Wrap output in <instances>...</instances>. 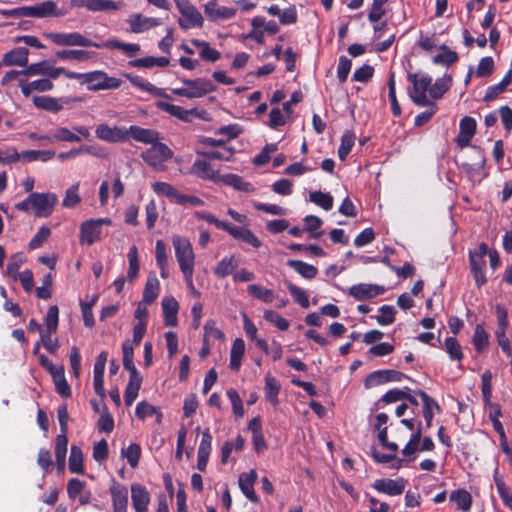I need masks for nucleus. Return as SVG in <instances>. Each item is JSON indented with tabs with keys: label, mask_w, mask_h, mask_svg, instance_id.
<instances>
[{
	"label": "nucleus",
	"mask_w": 512,
	"mask_h": 512,
	"mask_svg": "<svg viewBox=\"0 0 512 512\" xmlns=\"http://www.w3.org/2000/svg\"><path fill=\"white\" fill-rule=\"evenodd\" d=\"M172 244L175 258L183 275L194 274L196 255L193 246L187 237L174 235Z\"/></svg>",
	"instance_id": "f257e3e1"
},
{
	"label": "nucleus",
	"mask_w": 512,
	"mask_h": 512,
	"mask_svg": "<svg viewBox=\"0 0 512 512\" xmlns=\"http://www.w3.org/2000/svg\"><path fill=\"white\" fill-rule=\"evenodd\" d=\"M408 80L412 84L409 89V96L412 101L418 106L432 105L427 93L431 87L432 78L423 73H410Z\"/></svg>",
	"instance_id": "f03ea898"
},
{
	"label": "nucleus",
	"mask_w": 512,
	"mask_h": 512,
	"mask_svg": "<svg viewBox=\"0 0 512 512\" xmlns=\"http://www.w3.org/2000/svg\"><path fill=\"white\" fill-rule=\"evenodd\" d=\"M173 157V151L164 143L155 142L141 154V158L157 171L165 170V162Z\"/></svg>",
	"instance_id": "7ed1b4c3"
},
{
	"label": "nucleus",
	"mask_w": 512,
	"mask_h": 512,
	"mask_svg": "<svg viewBox=\"0 0 512 512\" xmlns=\"http://www.w3.org/2000/svg\"><path fill=\"white\" fill-rule=\"evenodd\" d=\"M112 224L109 218L89 219L81 223L79 231V242L81 245H92L99 241L102 235V226Z\"/></svg>",
	"instance_id": "20e7f679"
},
{
	"label": "nucleus",
	"mask_w": 512,
	"mask_h": 512,
	"mask_svg": "<svg viewBox=\"0 0 512 512\" xmlns=\"http://www.w3.org/2000/svg\"><path fill=\"white\" fill-rule=\"evenodd\" d=\"M33 104L38 108L45 111L57 113L65 107H73L75 104L83 102V99L78 96H63L54 98L51 96H34Z\"/></svg>",
	"instance_id": "39448f33"
},
{
	"label": "nucleus",
	"mask_w": 512,
	"mask_h": 512,
	"mask_svg": "<svg viewBox=\"0 0 512 512\" xmlns=\"http://www.w3.org/2000/svg\"><path fill=\"white\" fill-rule=\"evenodd\" d=\"M83 84L87 85L89 91H101L117 89L122 81L119 78L108 76L102 70H96L85 73Z\"/></svg>",
	"instance_id": "423d86ee"
},
{
	"label": "nucleus",
	"mask_w": 512,
	"mask_h": 512,
	"mask_svg": "<svg viewBox=\"0 0 512 512\" xmlns=\"http://www.w3.org/2000/svg\"><path fill=\"white\" fill-rule=\"evenodd\" d=\"M44 37L49 39L57 46H81L100 48V44L92 42L78 32H48L44 33Z\"/></svg>",
	"instance_id": "0eeeda50"
},
{
	"label": "nucleus",
	"mask_w": 512,
	"mask_h": 512,
	"mask_svg": "<svg viewBox=\"0 0 512 512\" xmlns=\"http://www.w3.org/2000/svg\"><path fill=\"white\" fill-rule=\"evenodd\" d=\"M175 4L180 11L182 17L178 23L183 29H190L194 27L201 28L204 24V19L197 8L192 5L189 0H174Z\"/></svg>",
	"instance_id": "6e6552de"
},
{
	"label": "nucleus",
	"mask_w": 512,
	"mask_h": 512,
	"mask_svg": "<svg viewBox=\"0 0 512 512\" xmlns=\"http://www.w3.org/2000/svg\"><path fill=\"white\" fill-rule=\"evenodd\" d=\"M29 201L37 217H48L57 203V196L53 193H31Z\"/></svg>",
	"instance_id": "1a4fd4ad"
},
{
	"label": "nucleus",
	"mask_w": 512,
	"mask_h": 512,
	"mask_svg": "<svg viewBox=\"0 0 512 512\" xmlns=\"http://www.w3.org/2000/svg\"><path fill=\"white\" fill-rule=\"evenodd\" d=\"M26 17L31 18H56L65 15L57 3L53 0H46L33 6H25Z\"/></svg>",
	"instance_id": "9d476101"
},
{
	"label": "nucleus",
	"mask_w": 512,
	"mask_h": 512,
	"mask_svg": "<svg viewBox=\"0 0 512 512\" xmlns=\"http://www.w3.org/2000/svg\"><path fill=\"white\" fill-rule=\"evenodd\" d=\"M203 11L208 20L212 22L227 21L235 18L237 9L222 6L217 0H210L203 5Z\"/></svg>",
	"instance_id": "9b49d317"
},
{
	"label": "nucleus",
	"mask_w": 512,
	"mask_h": 512,
	"mask_svg": "<svg viewBox=\"0 0 512 512\" xmlns=\"http://www.w3.org/2000/svg\"><path fill=\"white\" fill-rule=\"evenodd\" d=\"M95 135L98 139L108 143L124 142L129 138V132L125 127L109 126L105 123L96 126Z\"/></svg>",
	"instance_id": "f8f14e48"
},
{
	"label": "nucleus",
	"mask_w": 512,
	"mask_h": 512,
	"mask_svg": "<svg viewBox=\"0 0 512 512\" xmlns=\"http://www.w3.org/2000/svg\"><path fill=\"white\" fill-rule=\"evenodd\" d=\"M71 6L85 8L91 12L117 11L122 8V1L113 0H70Z\"/></svg>",
	"instance_id": "ddd939ff"
},
{
	"label": "nucleus",
	"mask_w": 512,
	"mask_h": 512,
	"mask_svg": "<svg viewBox=\"0 0 512 512\" xmlns=\"http://www.w3.org/2000/svg\"><path fill=\"white\" fill-rule=\"evenodd\" d=\"M182 82L186 85L188 99L201 98L216 88L212 81L206 78L183 79Z\"/></svg>",
	"instance_id": "4468645a"
},
{
	"label": "nucleus",
	"mask_w": 512,
	"mask_h": 512,
	"mask_svg": "<svg viewBox=\"0 0 512 512\" xmlns=\"http://www.w3.org/2000/svg\"><path fill=\"white\" fill-rule=\"evenodd\" d=\"M127 23L129 24L130 32L139 34L161 25V20L155 17L144 16L141 13H133L128 16Z\"/></svg>",
	"instance_id": "2eb2a0df"
},
{
	"label": "nucleus",
	"mask_w": 512,
	"mask_h": 512,
	"mask_svg": "<svg viewBox=\"0 0 512 512\" xmlns=\"http://www.w3.org/2000/svg\"><path fill=\"white\" fill-rule=\"evenodd\" d=\"M406 486V481L399 477L397 479H377L373 483V488L383 494H387L389 496H398L401 495Z\"/></svg>",
	"instance_id": "dca6fc26"
},
{
	"label": "nucleus",
	"mask_w": 512,
	"mask_h": 512,
	"mask_svg": "<svg viewBox=\"0 0 512 512\" xmlns=\"http://www.w3.org/2000/svg\"><path fill=\"white\" fill-rule=\"evenodd\" d=\"M385 292V288L376 284L360 283L349 288V295L358 301L377 297Z\"/></svg>",
	"instance_id": "f3484780"
},
{
	"label": "nucleus",
	"mask_w": 512,
	"mask_h": 512,
	"mask_svg": "<svg viewBox=\"0 0 512 512\" xmlns=\"http://www.w3.org/2000/svg\"><path fill=\"white\" fill-rule=\"evenodd\" d=\"M113 512H127L128 490L124 485L113 481L110 486Z\"/></svg>",
	"instance_id": "a211bd4d"
},
{
	"label": "nucleus",
	"mask_w": 512,
	"mask_h": 512,
	"mask_svg": "<svg viewBox=\"0 0 512 512\" xmlns=\"http://www.w3.org/2000/svg\"><path fill=\"white\" fill-rule=\"evenodd\" d=\"M131 500L135 512H147L150 503V494L146 487L134 483L131 485Z\"/></svg>",
	"instance_id": "6ab92c4d"
},
{
	"label": "nucleus",
	"mask_w": 512,
	"mask_h": 512,
	"mask_svg": "<svg viewBox=\"0 0 512 512\" xmlns=\"http://www.w3.org/2000/svg\"><path fill=\"white\" fill-rule=\"evenodd\" d=\"M476 121L474 118L465 116L460 121V131L456 137V143L459 147H467L475 135L476 132Z\"/></svg>",
	"instance_id": "aec40b11"
},
{
	"label": "nucleus",
	"mask_w": 512,
	"mask_h": 512,
	"mask_svg": "<svg viewBox=\"0 0 512 512\" xmlns=\"http://www.w3.org/2000/svg\"><path fill=\"white\" fill-rule=\"evenodd\" d=\"M256 480L257 473L254 469L247 473H241L238 480L240 490L246 496V498L253 503H257L259 501V498L254 490V484Z\"/></svg>",
	"instance_id": "412c9836"
},
{
	"label": "nucleus",
	"mask_w": 512,
	"mask_h": 512,
	"mask_svg": "<svg viewBox=\"0 0 512 512\" xmlns=\"http://www.w3.org/2000/svg\"><path fill=\"white\" fill-rule=\"evenodd\" d=\"M401 377L402 374L395 370H379L368 375L365 380V386L370 388L389 381H399Z\"/></svg>",
	"instance_id": "4be33fe9"
},
{
	"label": "nucleus",
	"mask_w": 512,
	"mask_h": 512,
	"mask_svg": "<svg viewBox=\"0 0 512 512\" xmlns=\"http://www.w3.org/2000/svg\"><path fill=\"white\" fill-rule=\"evenodd\" d=\"M161 304L165 325L175 327L178 323L177 314L179 310L177 300L172 296H166L162 299Z\"/></svg>",
	"instance_id": "5701e85b"
},
{
	"label": "nucleus",
	"mask_w": 512,
	"mask_h": 512,
	"mask_svg": "<svg viewBox=\"0 0 512 512\" xmlns=\"http://www.w3.org/2000/svg\"><path fill=\"white\" fill-rule=\"evenodd\" d=\"M156 106L160 110L165 111L171 116L185 122L190 121V116L192 115L197 117L199 116L198 111L196 109L186 110L180 106L170 104L165 101L156 102Z\"/></svg>",
	"instance_id": "b1692460"
},
{
	"label": "nucleus",
	"mask_w": 512,
	"mask_h": 512,
	"mask_svg": "<svg viewBox=\"0 0 512 512\" xmlns=\"http://www.w3.org/2000/svg\"><path fill=\"white\" fill-rule=\"evenodd\" d=\"M225 231L235 239L243 241L254 248H259L262 245V242L258 239V237L246 227H236L228 224V228Z\"/></svg>",
	"instance_id": "393cba45"
},
{
	"label": "nucleus",
	"mask_w": 512,
	"mask_h": 512,
	"mask_svg": "<svg viewBox=\"0 0 512 512\" xmlns=\"http://www.w3.org/2000/svg\"><path fill=\"white\" fill-rule=\"evenodd\" d=\"M129 137L143 144H154L159 140V133L153 129H146L132 125L127 129Z\"/></svg>",
	"instance_id": "a878e982"
},
{
	"label": "nucleus",
	"mask_w": 512,
	"mask_h": 512,
	"mask_svg": "<svg viewBox=\"0 0 512 512\" xmlns=\"http://www.w3.org/2000/svg\"><path fill=\"white\" fill-rule=\"evenodd\" d=\"M191 171L196 176L202 179H208L217 182L219 177V172L214 170L211 164L205 159H196L191 167Z\"/></svg>",
	"instance_id": "bb28decb"
},
{
	"label": "nucleus",
	"mask_w": 512,
	"mask_h": 512,
	"mask_svg": "<svg viewBox=\"0 0 512 512\" xmlns=\"http://www.w3.org/2000/svg\"><path fill=\"white\" fill-rule=\"evenodd\" d=\"M422 436V431L420 425L417 427L416 431L411 435L408 443L402 449V455L405 463L412 462L416 459V452L420 451V438Z\"/></svg>",
	"instance_id": "cd10ccee"
},
{
	"label": "nucleus",
	"mask_w": 512,
	"mask_h": 512,
	"mask_svg": "<svg viewBox=\"0 0 512 512\" xmlns=\"http://www.w3.org/2000/svg\"><path fill=\"white\" fill-rule=\"evenodd\" d=\"M125 76L133 86H135L143 91H146L153 96L171 99V97L169 95H167L162 88H158V87L154 86L152 83L144 80L143 78H141L139 76H133L130 74H126Z\"/></svg>",
	"instance_id": "c85d7f7f"
},
{
	"label": "nucleus",
	"mask_w": 512,
	"mask_h": 512,
	"mask_svg": "<svg viewBox=\"0 0 512 512\" xmlns=\"http://www.w3.org/2000/svg\"><path fill=\"white\" fill-rule=\"evenodd\" d=\"M29 51L27 48L18 47L3 55L4 66H26L28 63Z\"/></svg>",
	"instance_id": "c756f323"
},
{
	"label": "nucleus",
	"mask_w": 512,
	"mask_h": 512,
	"mask_svg": "<svg viewBox=\"0 0 512 512\" xmlns=\"http://www.w3.org/2000/svg\"><path fill=\"white\" fill-rule=\"evenodd\" d=\"M245 353V342L242 338H236L233 341L230 350V368L233 371H238L241 367L242 358Z\"/></svg>",
	"instance_id": "7c9ffc66"
},
{
	"label": "nucleus",
	"mask_w": 512,
	"mask_h": 512,
	"mask_svg": "<svg viewBox=\"0 0 512 512\" xmlns=\"http://www.w3.org/2000/svg\"><path fill=\"white\" fill-rule=\"evenodd\" d=\"M101 47L121 50L128 57H133L140 52V45L135 43H123L116 39H108L100 44V48Z\"/></svg>",
	"instance_id": "2f4dec72"
},
{
	"label": "nucleus",
	"mask_w": 512,
	"mask_h": 512,
	"mask_svg": "<svg viewBox=\"0 0 512 512\" xmlns=\"http://www.w3.org/2000/svg\"><path fill=\"white\" fill-rule=\"evenodd\" d=\"M152 190L159 196L168 197L170 200L178 203V201H182L184 198L182 194L179 193L171 184L167 182L157 181L152 185Z\"/></svg>",
	"instance_id": "473e14b6"
},
{
	"label": "nucleus",
	"mask_w": 512,
	"mask_h": 512,
	"mask_svg": "<svg viewBox=\"0 0 512 512\" xmlns=\"http://www.w3.org/2000/svg\"><path fill=\"white\" fill-rule=\"evenodd\" d=\"M159 292V280L155 273H150L147 277V281L144 287L142 300H144V302L152 303L157 299Z\"/></svg>",
	"instance_id": "72a5a7b5"
},
{
	"label": "nucleus",
	"mask_w": 512,
	"mask_h": 512,
	"mask_svg": "<svg viewBox=\"0 0 512 512\" xmlns=\"http://www.w3.org/2000/svg\"><path fill=\"white\" fill-rule=\"evenodd\" d=\"M511 82H512V69H510L506 73V75L503 77V79L499 83L489 86L487 88V91L483 98L484 101L489 102V101H492L495 98H497L498 95H500L507 89V87L511 84Z\"/></svg>",
	"instance_id": "f704fd0d"
},
{
	"label": "nucleus",
	"mask_w": 512,
	"mask_h": 512,
	"mask_svg": "<svg viewBox=\"0 0 512 512\" xmlns=\"http://www.w3.org/2000/svg\"><path fill=\"white\" fill-rule=\"evenodd\" d=\"M238 259L234 255L224 257L214 268V273L219 278H225L232 274L238 267Z\"/></svg>",
	"instance_id": "c9c22d12"
},
{
	"label": "nucleus",
	"mask_w": 512,
	"mask_h": 512,
	"mask_svg": "<svg viewBox=\"0 0 512 512\" xmlns=\"http://www.w3.org/2000/svg\"><path fill=\"white\" fill-rule=\"evenodd\" d=\"M191 43L200 50L199 55L203 60L208 62H216L220 59V52L212 48L208 42L199 39H193Z\"/></svg>",
	"instance_id": "e433bc0d"
},
{
	"label": "nucleus",
	"mask_w": 512,
	"mask_h": 512,
	"mask_svg": "<svg viewBox=\"0 0 512 512\" xmlns=\"http://www.w3.org/2000/svg\"><path fill=\"white\" fill-rule=\"evenodd\" d=\"M247 291L250 296L264 303H271L276 299L274 290L264 288L258 284L248 285Z\"/></svg>",
	"instance_id": "4c0bfd02"
},
{
	"label": "nucleus",
	"mask_w": 512,
	"mask_h": 512,
	"mask_svg": "<svg viewBox=\"0 0 512 512\" xmlns=\"http://www.w3.org/2000/svg\"><path fill=\"white\" fill-rule=\"evenodd\" d=\"M53 378V382L56 388V391L65 398H68L71 396V389L66 381L65 374H64V367L58 366L56 371H53L51 374Z\"/></svg>",
	"instance_id": "58836bf2"
},
{
	"label": "nucleus",
	"mask_w": 512,
	"mask_h": 512,
	"mask_svg": "<svg viewBox=\"0 0 512 512\" xmlns=\"http://www.w3.org/2000/svg\"><path fill=\"white\" fill-rule=\"evenodd\" d=\"M216 183H223L228 186H231L239 191H251L252 187L251 184L248 182H245L240 176L236 174H225L221 175L219 174L218 180Z\"/></svg>",
	"instance_id": "ea45409f"
},
{
	"label": "nucleus",
	"mask_w": 512,
	"mask_h": 512,
	"mask_svg": "<svg viewBox=\"0 0 512 512\" xmlns=\"http://www.w3.org/2000/svg\"><path fill=\"white\" fill-rule=\"evenodd\" d=\"M417 394L420 396L423 403V416L426 421V425L427 427H430L434 417V409L439 410V405L424 391H418Z\"/></svg>",
	"instance_id": "a19ab883"
},
{
	"label": "nucleus",
	"mask_w": 512,
	"mask_h": 512,
	"mask_svg": "<svg viewBox=\"0 0 512 512\" xmlns=\"http://www.w3.org/2000/svg\"><path fill=\"white\" fill-rule=\"evenodd\" d=\"M450 501L457 505L463 512H468L472 506V496L465 489H458L450 494Z\"/></svg>",
	"instance_id": "79ce46f5"
},
{
	"label": "nucleus",
	"mask_w": 512,
	"mask_h": 512,
	"mask_svg": "<svg viewBox=\"0 0 512 512\" xmlns=\"http://www.w3.org/2000/svg\"><path fill=\"white\" fill-rule=\"evenodd\" d=\"M25 262L26 256L23 253L20 252L11 255L8 260L4 275L10 277L13 281H17V275L20 273L19 269Z\"/></svg>",
	"instance_id": "37998d69"
},
{
	"label": "nucleus",
	"mask_w": 512,
	"mask_h": 512,
	"mask_svg": "<svg viewBox=\"0 0 512 512\" xmlns=\"http://www.w3.org/2000/svg\"><path fill=\"white\" fill-rule=\"evenodd\" d=\"M135 414L142 421L153 415L156 416L157 423H161L162 421V413L158 410L157 407L146 401H141L137 404Z\"/></svg>",
	"instance_id": "c03bdc74"
},
{
	"label": "nucleus",
	"mask_w": 512,
	"mask_h": 512,
	"mask_svg": "<svg viewBox=\"0 0 512 512\" xmlns=\"http://www.w3.org/2000/svg\"><path fill=\"white\" fill-rule=\"evenodd\" d=\"M127 257L129 263L127 271V281L133 282L138 278L140 270L138 249L135 245L130 247Z\"/></svg>",
	"instance_id": "a18cd8bd"
},
{
	"label": "nucleus",
	"mask_w": 512,
	"mask_h": 512,
	"mask_svg": "<svg viewBox=\"0 0 512 512\" xmlns=\"http://www.w3.org/2000/svg\"><path fill=\"white\" fill-rule=\"evenodd\" d=\"M494 482L503 504L512 510V493L506 486L503 477L499 475L498 468L494 470Z\"/></svg>",
	"instance_id": "49530a36"
},
{
	"label": "nucleus",
	"mask_w": 512,
	"mask_h": 512,
	"mask_svg": "<svg viewBox=\"0 0 512 512\" xmlns=\"http://www.w3.org/2000/svg\"><path fill=\"white\" fill-rule=\"evenodd\" d=\"M169 62L170 61L167 57L148 56V57L132 60L129 62V64L135 68H151L154 66L166 67L169 65Z\"/></svg>",
	"instance_id": "de8ad7c7"
},
{
	"label": "nucleus",
	"mask_w": 512,
	"mask_h": 512,
	"mask_svg": "<svg viewBox=\"0 0 512 512\" xmlns=\"http://www.w3.org/2000/svg\"><path fill=\"white\" fill-rule=\"evenodd\" d=\"M287 265L306 279H313L318 273L315 266L300 260H288Z\"/></svg>",
	"instance_id": "09e8293b"
},
{
	"label": "nucleus",
	"mask_w": 512,
	"mask_h": 512,
	"mask_svg": "<svg viewBox=\"0 0 512 512\" xmlns=\"http://www.w3.org/2000/svg\"><path fill=\"white\" fill-rule=\"evenodd\" d=\"M452 83V78L450 75H444L441 78H438L434 84L431 83V87L429 89V95L433 99L441 98L446 91L449 90Z\"/></svg>",
	"instance_id": "8fccbe9b"
},
{
	"label": "nucleus",
	"mask_w": 512,
	"mask_h": 512,
	"mask_svg": "<svg viewBox=\"0 0 512 512\" xmlns=\"http://www.w3.org/2000/svg\"><path fill=\"white\" fill-rule=\"evenodd\" d=\"M443 347L451 361H461L463 359L462 347L456 338L447 337Z\"/></svg>",
	"instance_id": "3c124183"
},
{
	"label": "nucleus",
	"mask_w": 512,
	"mask_h": 512,
	"mask_svg": "<svg viewBox=\"0 0 512 512\" xmlns=\"http://www.w3.org/2000/svg\"><path fill=\"white\" fill-rule=\"evenodd\" d=\"M69 470L72 473L83 474V453L80 447L72 446L69 457Z\"/></svg>",
	"instance_id": "603ef678"
},
{
	"label": "nucleus",
	"mask_w": 512,
	"mask_h": 512,
	"mask_svg": "<svg viewBox=\"0 0 512 512\" xmlns=\"http://www.w3.org/2000/svg\"><path fill=\"white\" fill-rule=\"evenodd\" d=\"M56 141L61 142H79L81 141L80 136L72 132L67 127H57L52 132V138H49V142L53 143Z\"/></svg>",
	"instance_id": "864d4df0"
},
{
	"label": "nucleus",
	"mask_w": 512,
	"mask_h": 512,
	"mask_svg": "<svg viewBox=\"0 0 512 512\" xmlns=\"http://www.w3.org/2000/svg\"><path fill=\"white\" fill-rule=\"evenodd\" d=\"M68 440L66 434H59L56 437L55 457L60 470L64 469L67 453Z\"/></svg>",
	"instance_id": "5fc2aeb1"
},
{
	"label": "nucleus",
	"mask_w": 512,
	"mask_h": 512,
	"mask_svg": "<svg viewBox=\"0 0 512 512\" xmlns=\"http://www.w3.org/2000/svg\"><path fill=\"white\" fill-rule=\"evenodd\" d=\"M473 345L478 352H483L489 347V335L482 325H477L472 339Z\"/></svg>",
	"instance_id": "6e6d98bb"
},
{
	"label": "nucleus",
	"mask_w": 512,
	"mask_h": 512,
	"mask_svg": "<svg viewBox=\"0 0 512 512\" xmlns=\"http://www.w3.org/2000/svg\"><path fill=\"white\" fill-rule=\"evenodd\" d=\"M280 391V386L275 378L270 375L265 377V393L266 399L272 405L276 406L278 404V394Z\"/></svg>",
	"instance_id": "4d7b16f0"
},
{
	"label": "nucleus",
	"mask_w": 512,
	"mask_h": 512,
	"mask_svg": "<svg viewBox=\"0 0 512 512\" xmlns=\"http://www.w3.org/2000/svg\"><path fill=\"white\" fill-rule=\"evenodd\" d=\"M372 456L378 463L389 464L392 469H400L404 465V460L398 458L396 454H384L377 451H373Z\"/></svg>",
	"instance_id": "13d9d810"
},
{
	"label": "nucleus",
	"mask_w": 512,
	"mask_h": 512,
	"mask_svg": "<svg viewBox=\"0 0 512 512\" xmlns=\"http://www.w3.org/2000/svg\"><path fill=\"white\" fill-rule=\"evenodd\" d=\"M355 143V135L351 131H345L341 137V143L338 148V156L340 160H345L351 152Z\"/></svg>",
	"instance_id": "bf43d9fd"
},
{
	"label": "nucleus",
	"mask_w": 512,
	"mask_h": 512,
	"mask_svg": "<svg viewBox=\"0 0 512 512\" xmlns=\"http://www.w3.org/2000/svg\"><path fill=\"white\" fill-rule=\"evenodd\" d=\"M56 56L62 60L87 61L93 57V52L86 50H61L56 52Z\"/></svg>",
	"instance_id": "052dcab7"
},
{
	"label": "nucleus",
	"mask_w": 512,
	"mask_h": 512,
	"mask_svg": "<svg viewBox=\"0 0 512 512\" xmlns=\"http://www.w3.org/2000/svg\"><path fill=\"white\" fill-rule=\"evenodd\" d=\"M223 338L224 333L216 327V322L208 320L204 325L203 342L207 344L210 341L222 340Z\"/></svg>",
	"instance_id": "680f3d73"
},
{
	"label": "nucleus",
	"mask_w": 512,
	"mask_h": 512,
	"mask_svg": "<svg viewBox=\"0 0 512 512\" xmlns=\"http://www.w3.org/2000/svg\"><path fill=\"white\" fill-rule=\"evenodd\" d=\"M141 383L142 378L129 379L124 393V400L127 406H131L132 403L136 400L141 387Z\"/></svg>",
	"instance_id": "e2e57ef3"
},
{
	"label": "nucleus",
	"mask_w": 512,
	"mask_h": 512,
	"mask_svg": "<svg viewBox=\"0 0 512 512\" xmlns=\"http://www.w3.org/2000/svg\"><path fill=\"white\" fill-rule=\"evenodd\" d=\"M232 147H223L221 150H212L201 152V155L206 159L220 160V161H231L234 154ZM200 154V152H198Z\"/></svg>",
	"instance_id": "0e129e2a"
},
{
	"label": "nucleus",
	"mask_w": 512,
	"mask_h": 512,
	"mask_svg": "<svg viewBox=\"0 0 512 512\" xmlns=\"http://www.w3.org/2000/svg\"><path fill=\"white\" fill-rule=\"evenodd\" d=\"M309 199L311 202L320 206L326 211L330 210L333 207V197L329 193L314 191L310 193Z\"/></svg>",
	"instance_id": "69168bd1"
},
{
	"label": "nucleus",
	"mask_w": 512,
	"mask_h": 512,
	"mask_svg": "<svg viewBox=\"0 0 512 512\" xmlns=\"http://www.w3.org/2000/svg\"><path fill=\"white\" fill-rule=\"evenodd\" d=\"M304 222L306 224L305 230L310 234L311 238H319L323 234L322 231H318L323 224L319 217L307 215L304 218Z\"/></svg>",
	"instance_id": "338daca9"
},
{
	"label": "nucleus",
	"mask_w": 512,
	"mask_h": 512,
	"mask_svg": "<svg viewBox=\"0 0 512 512\" xmlns=\"http://www.w3.org/2000/svg\"><path fill=\"white\" fill-rule=\"evenodd\" d=\"M79 184H74L65 192L62 205L66 208H74L81 202V197L78 193Z\"/></svg>",
	"instance_id": "774afa93"
}]
</instances>
